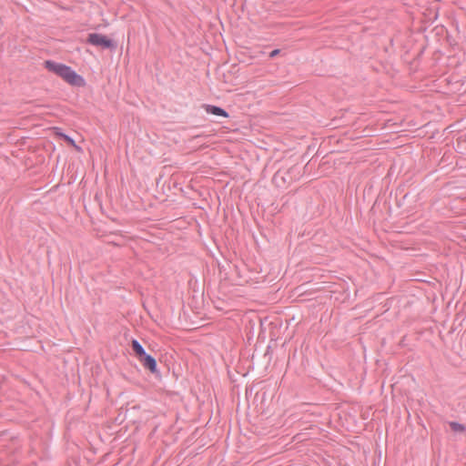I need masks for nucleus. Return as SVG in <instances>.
<instances>
[{"label": "nucleus", "instance_id": "5", "mask_svg": "<svg viewBox=\"0 0 466 466\" xmlns=\"http://www.w3.org/2000/svg\"><path fill=\"white\" fill-rule=\"evenodd\" d=\"M131 345H132V349H133L134 352L136 353L137 357L138 358V360L147 353L145 349L143 348V346L140 344V342L137 339H134L132 340Z\"/></svg>", "mask_w": 466, "mask_h": 466}, {"label": "nucleus", "instance_id": "4", "mask_svg": "<svg viewBox=\"0 0 466 466\" xmlns=\"http://www.w3.org/2000/svg\"><path fill=\"white\" fill-rule=\"evenodd\" d=\"M203 107H204L206 113L210 114V115H215V116H223V117H228V116H229L228 113L225 109H223L222 107L218 106L205 104V105H203Z\"/></svg>", "mask_w": 466, "mask_h": 466}, {"label": "nucleus", "instance_id": "9", "mask_svg": "<svg viewBox=\"0 0 466 466\" xmlns=\"http://www.w3.org/2000/svg\"><path fill=\"white\" fill-rule=\"evenodd\" d=\"M279 172H278L276 175H275V179H277L279 177Z\"/></svg>", "mask_w": 466, "mask_h": 466}, {"label": "nucleus", "instance_id": "6", "mask_svg": "<svg viewBox=\"0 0 466 466\" xmlns=\"http://www.w3.org/2000/svg\"><path fill=\"white\" fill-rule=\"evenodd\" d=\"M450 427L452 431L454 432H462L465 431L466 428L463 424L457 422V421H451Z\"/></svg>", "mask_w": 466, "mask_h": 466}, {"label": "nucleus", "instance_id": "1", "mask_svg": "<svg viewBox=\"0 0 466 466\" xmlns=\"http://www.w3.org/2000/svg\"><path fill=\"white\" fill-rule=\"evenodd\" d=\"M45 67L48 71L55 73L56 76L62 77L66 82L72 86L81 87L86 85L84 77L65 64L57 63L52 60H46L45 62Z\"/></svg>", "mask_w": 466, "mask_h": 466}, {"label": "nucleus", "instance_id": "7", "mask_svg": "<svg viewBox=\"0 0 466 466\" xmlns=\"http://www.w3.org/2000/svg\"><path fill=\"white\" fill-rule=\"evenodd\" d=\"M279 53H280V50H279V49H274V50H272V51L269 53V57H270V58H273V57L277 56Z\"/></svg>", "mask_w": 466, "mask_h": 466}, {"label": "nucleus", "instance_id": "3", "mask_svg": "<svg viewBox=\"0 0 466 466\" xmlns=\"http://www.w3.org/2000/svg\"><path fill=\"white\" fill-rule=\"evenodd\" d=\"M139 361L146 369L149 370L150 372L156 373L157 371V363L152 355L146 353L139 359Z\"/></svg>", "mask_w": 466, "mask_h": 466}, {"label": "nucleus", "instance_id": "2", "mask_svg": "<svg viewBox=\"0 0 466 466\" xmlns=\"http://www.w3.org/2000/svg\"><path fill=\"white\" fill-rule=\"evenodd\" d=\"M86 43L95 46H100L103 49L114 50L116 47V43L112 39L99 33L89 34Z\"/></svg>", "mask_w": 466, "mask_h": 466}, {"label": "nucleus", "instance_id": "8", "mask_svg": "<svg viewBox=\"0 0 466 466\" xmlns=\"http://www.w3.org/2000/svg\"><path fill=\"white\" fill-rule=\"evenodd\" d=\"M63 136L66 137V140H68L74 144V140L70 137H68L66 135H63Z\"/></svg>", "mask_w": 466, "mask_h": 466}]
</instances>
